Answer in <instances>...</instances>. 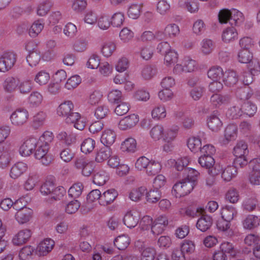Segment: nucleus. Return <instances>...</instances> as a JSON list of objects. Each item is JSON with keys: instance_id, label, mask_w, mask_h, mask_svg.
I'll return each mask as SVG.
<instances>
[{"instance_id": "nucleus-1", "label": "nucleus", "mask_w": 260, "mask_h": 260, "mask_svg": "<svg viewBox=\"0 0 260 260\" xmlns=\"http://www.w3.org/2000/svg\"><path fill=\"white\" fill-rule=\"evenodd\" d=\"M195 185L194 182L184 179L174 185L172 192L176 198H181L189 194Z\"/></svg>"}, {"instance_id": "nucleus-2", "label": "nucleus", "mask_w": 260, "mask_h": 260, "mask_svg": "<svg viewBox=\"0 0 260 260\" xmlns=\"http://www.w3.org/2000/svg\"><path fill=\"white\" fill-rule=\"evenodd\" d=\"M13 155V146L9 141L0 145V168L5 169L8 167Z\"/></svg>"}, {"instance_id": "nucleus-3", "label": "nucleus", "mask_w": 260, "mask_h": 260, "mask_svg": "<svg viewBox=\"0 0 260 260\" xmlns=\"http://www.w3.org/2000/svg\"><path fill=\"white\" fill-rule=\"evenodd\" d=\"M16 61V55L14 52H4L0 57V72L5 73L10 70Z\"/></svg>"}, {"instance_id": "nucleus-4", "label": "nucleus", "mask_w": 260, "mask_h": 260, "mask_svg": "<svg viewBox=\"0 0 260 260\" xmlns=\"http://www.w3.org/2000/svg\"><path fill=\"white\" fill-rule=\"evenodd\" d=\"M29 118L28 112L24 109H18L11 115L10 119L13 125L16 126L23 125Z\"/></svg>"}, {"instance_id": "nucleus-5", "label": "nucleus", "mask_w": 260, "mask_h": 260, "mask_svg": "<svg viewBox=\"0 0 260 260\" xmlns=\"http://www.w3.org/2000/svg\"><path fill=\"white\" fill-rule=\"evenodd\" d=\"M35 156L37 159L41 160L42 164L45 166L49 165L52 161L51 157L48 154L49 147L37 143Z\"/></svg>"}, {"instance_id": "nucleus-6", "label": "nucleus", "mask_w": 260, "mask_h": 260, "mask_svg": "<svg viewBox=\"0 0 260 260\" xmlns=\"http://www.w3.org/2000/svg\"><path fill=\"white\" fill-rule=\"evenodd\" d=\"M168 224V218L165 215H160L153 221L151 231L154 235H158L164 231Z\"/></svg>"}, {"instance_id": "nucleus-7", "label": "nucleus", "mask_w": 260, "mask_h": 260, "mask_svg": "<svg viewBox=\"0 0 260 260\" xmlns=\"http://www.w3.org/2000/svg\"><path fill=\"white\" fill-rule=\"evenodd\" d=\"M37 140L34 137L27 139L19 148V153L22 156L30 155L37 147Z\"/></svg>"}, {"instance_id": "nucleus-8", "label": "nucleus", "mask_w": 260, "mask_h": 260, "mask_svg": "<svg viewBox=\"0 0 260 260\" xmlns=\"http://www.w3.org/2000/svg\"><path fill=\"white\" fill-rule=\"evenodd\" d=\"M54 241L50 238H46L41 241L37 246V250L39 256H46L53 249Z\"/></svg>"}, {"instance_id": "nucleus-9", "label": "nucleus", "mask_w": 260, "mask_h": 260, "mask_svg": "<svg viewBox=\"0 0 260 260\" xmlns=\"http://www.w3.org/2000/svg\"><path fill=\"white\" fill-rule=\"evenodd\" d=\"M139 121V117L134 114L125 116L121 119L118 124L119 129L125 131L135 126Z\"/></svg>"}, {"instance_id": "nucleus-10", "label": "nucleus", "mask_w": 260, "mask_h": 260, "mask_svg": "<svg viewBox=\"0 0 260 260\" xmlns=\"http://www.w3.org/2000/svg\"><path fill=\"white\" fill-rule=\"evenodd\" d=\"M117 196V192L114 189H109L101 194L99 204L103 206L110 205L114 201Z\"/></svg>"}, {"instance_id": "nucleus-11", "label": "nucleus", "mask_w": 260, "mask_h": 260, "mask_svg": "<svg viewBox=\"0 0 260 260\" xmlns=\"http://www.w3.org/2000/svg\"><path fill=\"white\" fill-rule=\"evenodd\" d=\"M140 217L139 213L135 210L127 212L123 218L124 224L128 228L135 227L139 220Z\"/></svg>"}, {"instance_id": "nucleus-12", "label": "nucleus", "mask_w": 260, "mask_h": 260, "mask_svg": "<svg viewBox=\"0 0 260 260\" xmlns=\"http://www.w3.org/2000/svg\"><path fill=\"white\" fill-rule=\"evenodd\" d=\"M31 232L28 229L20 231L13 238L12 242L15 245H20L26 243L30 238Z\"/></svg>"}, {"instance_id": "nucleus-13", "label": "nucleus", "mask_w": 260, "mask_h": 260, "mask_svg": "<svg viewBox=\"0 0 260 260\" xmlns=\"http://www.w3.org/2000/svg\"><path fill=\"white\" fill-rule=\"evenodd\" d=\"M230 101L231 96L228 94L215 93L210 98L211 104L216 108H219L222 105L228 104Z\"/></svg>"}, {"instance_id": "nucleus-14", "label": "nucleus", "mask_w": 260, "mask_h": 260, "mask_svg": "<svg viewBox=\"0 0 260 260\" xmlns=\"http://www.w3.org/2000/svg\"><path fill=\"white\" fill-rule=\"evenodd\" d=\"M27 169V166L25 163L17 162L11 167L10 176L13 179H17L25 172Z\"/></svg>"}, {"instance_id": "nucleus-15", "label": "nucleus", "mask_w": 260, "mask_h": 260, "mask_svg": "<svg viewBox=\"0 0 260 260\" xmlns=\"http://www.w3.org/2000/svg\"><path fill=\"white\" fill-rule=\"evenodd\" d=\"M212 223V217L208 215H204L198 220L196 226L201 231L205 232L210 228Z\"/></svg>"}, {"instance_id": "nucleus-16", "label": "nucleus", "mask_w": 260, "mask_h": 260, "mask_svg": "<svg viewBox=\"0 0 260 260\" xmlns=\"http://www.w3.org/2000/svg\"><path fill=\"white\" fill-rule=\"evenodd\" d=\"M112 155V150L110 147L104 146L97 150L95 160L97 162H103L107 160Z\"/></svg>"}, {"instance_id": "nucleus-17", "label": "nucleus", "mask_w": 260, "mask_h": 260, "mask_svg": "<svg viewBox=\"0 0 260 260\" xmlns=\"http://www.w3.org/2000/svg\"><path fill=\"white\" fill-rule=\"evenodd\" d=\"M32 214V211L30 209L24 208L17 212L15 214V218L19 223L23 224L30 220Z\"/></svg>"}, {"instance_id": "nucleus-18", "label": "nucleus", "mask_w": 260, "mask_h": 260, "mask_svg": "<svg viewBox=\"0 0 260 260\" xmlns=\"http://www.w3.org/2000/svg\"><path fill=\"white\" fill-rule=\"evenodd\" d=\"M74 108V104L71 101H65L58 106L57 113L59 116L66 117L73 111Z\"/></svg>"}, {"instance_id": "nucleus-19", "label": "nucleus", "mask_w": 260, "mask_h": 260, "mask_svg": "<svg viewBox=\"0 0 260 260\" xmlns=\"http://www.w3.org/2000/svg\"><path fill=\"white\" fill-rule=\"evenodd\" d=\"M259 224L260 218L253 215H248L243 221L244 228L250 230L257 228Z\"/></svg>"}, {"instance_id": "nucleus-20", "label": "nucleus", "mask_w": 260, "mask_h": 260, "mask_svg": "<svg viewBox=\"0 0 260 260\" xmlns=\"http://www.w3.org/2000/svg\"><path fill=\"white\" fill-rule=\"evenodd\" d=\"M116 137V135L113 131L107 129L103 132L101 138V141L104 146L110 147L114 143Z\"/></svg>"}, {"instance_id": "nucleus-21", "label": "nucleus", "mask_w": 260, "mask_h": 260, "mask_svg": "<svg viewBox=\"0 0 260 260\" xmlns=\"http://www.w3.org/2000/svg\"><path fill=\"white\" fill-rule=\"evenodd\" d=\"M198 162L202 167L208 169V171L216 167L217 169H220L219 166L214 167L215 160L212 156H200L198 159Z\"/></svg>"}, {"instance_id": "nucleus-22", "label": "nucleus", "mask_w": 260, "mask_h": 260, "mask_svg": "<svg viewBox=\"0 0 260 260\" xmlns=\"http://www.w3.org/2000/svg\"><path fill=\"white\" fill-rule=\"evenodd\" d=\"M207 124L208 127L213 132H218L221 127L222 123L215 114H211L207 119Z\"/></svg>"}, {"instance_id": "nucleus-23", "label": "nucleus", "mask_w": 260, "mask_h": 260, "mask_svg": "<svg viewBox=\"0 0 260 260\" xmlns=\"http://www.w3.org/2000/svg\"><path fill=\"white\" fill-rule=\"evenodd\" d=\"M252 171L249 175V180L251 184L254 185H260V168L259 166H253L249 164Z\"/></svg>"}, {"instance_id": "nucleus-24", "label": "nucleus", "mask_w": 260, "mask_h": 260, "mask_svg": "<svg viewBox=\"0 0 260 260\" xmlns=\"http://www.w3.org/2000/svg\"><path fill=\"white\" fill-rule=\"evenodd\" d=\"M230 24L231 25L238 26L244 21V17L243 14L237 9L231 10Z\"/></svg>"}, {"instance_id": "nucleus-25", "label": "nucleus", "mask_w": 260, "mask_h": 260, "mask_svg": "<svg viewBox=\"0 0 260 260\" xmlns=\"http://www.w3.org/2000/svg\"><path fill=\"white\" fill-rule=\"evenodd\" d=\"M238 38V32L236 29L233 27H228L223 31L222 39L225 43H230L234 41Z\"/></svg>"}, {"instance_id": "nucleus-26", "label": "nucleus", "mask_w": 260, "mask_h": 260, "mask_svg": "<svg viewBox=\"0 0 260 260\" xmlns=\"http://www.w3.org/2000/svg\"><path fill=\"white\" fill-rule=\"evenodd\" d=\"M17 86L18 82L17 79L12 76L7 77L3 84L5 91L9 93L15 91Z\"/></svg>"}, {"instance_id": "nucleus-27", "label": "nucleus", "mask_w": 260, "mask_h": 260, "mask_svg": "<svg viewBox=\"0 0 260 260\" xmlns=\"http://www.w3.org/2000/svg\"><path fill=\"white\" fill-rule=\"evenodd\" d=\"M131 242L128 236L122 235L115 238L114 243L115 246L119 249L123 250L125 249L129 245Z\"/></svg>"}, {"instance_id": "nucleus-28", "label": "nucleus", "mask_w": 260, "mask_h": 260, "mask_svg": "<svg viewBox=\"0 0 260 260\" xmlns=\"http://www.w3.org/2000/svg\"><path fill=\"white\" fill-rule=\"evenodd\" d=\"M233 152L235 156L246 155L248 153L247 144L244 141H238L234 148Z\"/></svg>"}, {"instance_id": "nucleus-29", "label": "nucleus", "mask_w": 260, "mask_h": 260, "mask_svg": "<svg viewBox=\"0 0 260 260\" xmlns=\"http://www.w3.org/2000/svg\"><path fill=\"white\" fill-rule=\"evenodd\" d=\"M223 82L229 86H233L238 81V76L234 71L229 70L226 71L223 75Z\"/></svg>"}, {"instance_id": "nucleus-30", "label": "nucleus", "mask_w": 260, "mask_h": 260, "mask_svg": "<svg viewBox=\"0 0 260 260\" xmlns=\"http://www.w3.org/2000/svg\"><path fill=\"white\" fill-rule=\"evenodd\" d=\"M136 141L133 138L126 139L121 145L120 148L123 152H134L136 148Z\"/></svg>"}, {"instance_id": "nucleus-31", "label": "nucleus", "mask_w": 260, "mask_h": 260, "mask_svg": "<svg viewBox=\"0 0 260 260\" xmlns=\"http://www.w3.org/2000/svg\"><path fill=\"white\" fill-rule=\"evenodd\" d=\"M221 217L228 221H231L236 215L237 211L234 207L232 206H225L223 207L220 212Z\"/></svg>"}, {"instance_id": "nucleus-32", "label": "nucleus", "mask_w": 260, "mask_h": 260, "mask_svg": "<svg viewBox=\"0 0 260 260\" xmlns=\"http://www.w3.org/2000/svg\"><path fill=\"white\" fill-rule=\"evenodd\" d=\"M237 174V169L234 166H227L222 171L221 177L226 182L230 181Z\"/></svg>"}, {"instance_id": "nucleus-33", "label": "nucleus", "mask_w": 260, "mask_h": 260, "mask_svg": "<svg viewBox=\"0 0 260 260\" xmlns=\"http://www.w3.org/2000/svg\"><path fill=\"white\" fill-rule=\"evenodd\" d=\"M109 180L108 173L104 170H100L96 173L93 178V182L94 184L99 186L104 185Z\"/></svg>"}, {"instance_id": "nucleus-34", "label": "nucleus", "mask_w": 260, "mask_h": 260, "mask_svg": "<svg viewBox=\"0 0 260 260\" xmlns=\"http://www.w3.org/2000/svg\"><path fill=\"white\" fill-rule=\"evenodd\" d=\"M207 75L208 77L213 81H218L224 75L222 68L219 66H214L211 68L208 71Z\"/></svg>"}, {"instance_id": "nucleus-35", "label": "nucleus", "mask_w": 260, "mask_h": 260, "mask_svg": "<svg viewBox=\"0 0 260 260\" xmlns=\"http://www.w3.org/2000/svg\"><path fill=\"white\" fill-rule=\"evenodd\" d=\"M161 169V165L159 162L151 160L150 161L146 171L148 176H153L157 174Z\"/></svg>"}, {"instance_id": "nucleus-36", "label": "nucleus", "mask_w": 260, "mask_h": 260, "mask_svg": "<svg viewBox=\"0 0 260 260\" xmlns=\"http://www.w3.org/2000/svg\"><path fill=\"white\" fill-rule=\"evenodd\" d=\"M201 146V140L199 138L192 137L188 139L187 146L192 152L196 153L200 151Z\"/></svg>"}, {"instance_id": "nucleus-37", "label": "nucleus", "mask_w": 260, "mask_h": 260, "mask_svg": "<svg viewBox=\"0 0 260 260\" xmlns=\"http://www.w3.org/2000/svg\"><path fill=\"white\" fill-rule=\"evenodd\" d=\"M44 28V23L41 20L35 21L29 29V35L31 38H36L42 31Z\"/></svg>"}, {"instance_id": "nucleus-38", "label": "nucleus", "mask_w": 260, "mask_h": 260, "mask_svg": "<svg viewBox=\"0 0 260 260\" xmlns=\"http://www.w3.org/2000/svg\"><path fill=\"white\" fill-rule=\"evenodd\" d=\"M156 254V250L152 247H147L142 249L141 260H154Z\"/></svg>"}, {"instance_id": "nucleus-39", "label": "nucleus", "mask_w": 260, "mask_h": 260, "mask_svg": "<svg viewBox=\"0 0 260 260\" xmlns=\"http://www.w3.org/2000/svg\"><path fill=\"white\" fill-rule=\"evenodd\" d=\"M151 137L155 141L160 140L163 138L164 128L162 125L157 124L154 126L150 131Z\"/></svg>"}, {"instance_id": "nucleus-40", "label": "nucleus", "mask_w": 260, "mask_h": 260, "mask_svg": "<svg viewBox=\"0 0 260 260\" xmlns=\"http://www.w3.org/2000/svg\"><path fill=\"white\" fill-rule=\"evenodd\" d=\"M237 127L234 124H230L226 126L224 131V137L226 142L236 139Z\"/></svg>"}, {"instance_id": "nucleus-41", "label": "nucleus", "mask_w": 260, "mask_h": 260, "mask_svg": "<svg viewBox=\"0 0 260 260\" xmlns=\"http://www.w3.org/2000/svg\"><path fill=\"white\" fill-rule=\"evenodd\" d=\"M146 188L145 187L141 186L138 188L133 189L129 194V199L135 202L141 200L142 197L146 193Z\"/></svg>"}, {"instance_id": "nucleus-42", "label": "nucleus", "mask_w": 260, "mask_h": 260, "mask_svg": "<svg viewBox=\"0 0 260 260\" xmlns=\"http://www.w3.org/2000/svg\"><path fill=\"white\" fill-rule=\"evenodd\" d=\"M33 83L31 80H24L18 83V89L23 94L28 93L32 89Z\"/></svg>"}, {"instance_id": "nucleus-43", "label": "nucleus", "mask_w": 260, "mask_h": 260, "mask_svg": "<svg viewBox=\"0 0 260 260\" xmlns=\"http://www.w3.org/2000/svg\"><path fill=\"white\" fill-rule=\"evenodd\" d=\"M46 117V114L43 111L37 113L33 117V127L37 129L42 126L44 124Z\"/></svg>"}, {"instance_id": "nucleus-44", "label": "nucleus", "mask_w": 260, "mask_h": 260, "mask_svg": "<svg viewBox=\"0 0 260 260\" xmlns=\"http://www.w3.org/2000/svg\"><path fill=\"white\" fill-rule=\"evenodd\" d=\"M180 29L179 26L174 23L169 24L164 29V34L169 38H174L179 35Z\"/></svg>"}, {"instance_id": "nucleus-45", "label": "nucleus", "mask_w": 260, "mask_h": 260, "mask_svg": "<svg viewBox=\"0 0 260 260\" xmlns=\"http://www.w3.org/2000/svg\"><path fill=\"white\" fill-rule=\"evenodd\" d=\"M52 4L49 0H46L41 3L37 9L38 15L43 16L46 15L50 10Z\"/></svg>"}, {"instance_id": "nucleus-46", "label": "nucleus", "mask_w": 260, "mask_h": 260, "mask_svg": "<svg viewBox=\"0 0 260 260\" xmlns=\"http://www.w3.org/2000/svg\"><path fill=\"white\" fill-rule=\"evenodd\" d=\"M95 142L91 138L85 139L81 145V150L83 153H87L91 152L94 147Z\"/></svg>"}, {"instance_id": "nucleus-47", "label": "nucleus", "mask_w": 260, "mask_h": 260, "mask_svg": "<svg viewBox=\"0 0 260 260\" xmlns=\"http://www.w3.org/2000/svg\"><path fill=\"white\" fill-rule=\"evenodd\" d=\"M55 184L52 181H46L40 187V192L44 196H48L50 198L53 191Z\"/></svg>"}, {"instance_id": "nucleus-48", "label": "nucleus", "mask_w": 260, "mask_h": 260, "mask_svg": "<svg viewBox=\"0 0 260 260\" xmlns=\"http://www.w3.org/2000/svg\"><path fill=\"white\" fill-rule=\"evenodd\" d=\"M83 189V185L81 183H75L69 189V195L72 198H77L81 194Z\"/></svg>"}, {"instance_id": "nucleus-49", "label": "nucleus", "mask_w": 260, "mask_h": 260, "mask_svg": "<svg viewBox=\"0 0 260 260\" xmlns=\"http://www.w3.org/2000/svg\"><path fill=\"white\" fill-rule=\"evenodd\" d=\"M43 97L42 95L38 91L31 92L28 97L29 104L32 107H36L40 105L42 102Z\"/></svg>"}, {"instance_id": "nucleus-50", "label": "nucleus", "mask_w": 260, "mask_h": 260, "mask_svg": "<svg viewBox=\"0 0 260 260\" xmlns=\"http://www.w3.org/2000/svg\"><path fill=\"white\" fill-rule=\"evenodd\" d=\"M50 79L49 74L46 71H41L37 74L34 80L40 85H43L48 83Z\"/></svg>"}, {"instance_id": "nucleus-51", "label": "nucleus", "mask_w": 260, "mask_h": 260, "mask_svg": "<svg viewBox=\"0 0 260 260\" xmlns=\"http://www.w3.org/2000/svg\"><path fill=\"white\" fill-rule=\"evenodd\" d=\"M242 109L243 112L249 116H253L257 111L256 106L249 101L245 102L242 106Z\"/></svg>"}, {"instance_id": "nucleus-52", "label": "nucleus", "mask_w": 260, "mask_h": 260, "mask_svg": "<svg viewBox=\"0 0 260 260\" xmlns=\"http://www.w3.org/2000/svg\"><path fill=\"white\" fill-rule=\"evenodd\" d=\"M164 55L165 63L167 66L174 64L178 60V54L176 51L172 49H171Z\"/></svg>"}, {"instance_id": "nucleus-53", "label": "nucleus", "mask_w": 260, "mask_h": 260, "mask_svg": "<svg viewBox=\"0 0 260 260\" xmlns=\"http://www.w3.org/2000/svg\"><path fill=\"white\" fill-rule=\"evenodd\" d=\"M253 58V54L248 50H240L238 54L239 62L243 63L250 62Z\"/></svg>"}, {"instance_id": "nucleus-54", "label": "nucleus", "mask_w": 260, "mask_h": 260, "mask_svg": "<svg viewBox=\"0 0 260 260\" xmlns=\"http://www.w3.org/2000/svg\"><path fill=\"white\" fill-rule=\"evenodd\" d=\"M243 113L242 107L239 106H234L231 107L226 112V116L232 119H237L240 117Z\"/></svg>"}, {"instance_id": "nucleus-55", "label": "nucleus", "mask_w": 260, "mask_h": 260, "mask_svg": "<svg viewBox=\"0 0 260 260\" xmlns=\"http://www.w3.org/2000/svg\"><path fill=\"white\" fill-rule=\"evenodd\" d=\"M108 101L113 104H118L121 102L122 95L121 91L115 89L111 91L108 94Z\"/></svg>"}, {"instance_id": "nucleus-56", "label": "nucleus", "mask_w": 260, "mask_h": 260, "mask_svg": "<svg viewBox=\"0 0 260 260\" xmlns=\"http://www.w3.org/2000/svg\"><path fill=\"white\" fill-rule=\"evenodd\" d=\"M257 205L258 201L255 198H250L246 199L243 202L242 206L244 210L248 212L253 211Z\"/></svg>"}, {"instance_id": "nucleus-57", "label": "nucleus", "mask_w": 260, "mask_h": 260, "mask_svg": "<svg viewBox=\"0 0 260 260\" xmlns=\"http://www.w3.org/2000/svg\"><path fill=\"white\" fill-rule=\"evenodd\" d=\"M170 10V5L166 0H160L156 5V11L161 15L168 14Z\"/></svg>"}, {"instance_id": "nucleus-58", "label": "nucleus", "mask_w": 260, "mask_h": 260, "mask_svg": "<svg viewBox=\"0 0 260 260\" xmlns=\"http://www.w3.org/2000/svg\"><path fill=\"white\" fill-rule=\"evenodd\" d=\"M54 139V135L51 132L46 131L40 137L38 143L44 145H47L49 148V144Z\"/></svg>"}, {"instance_id": "nucleus-59", "label": "nucleus", "mask_w": 260, "mask_h": 260, "mask_svg": "<svg viewBox=\"0 0 260 260\" xmlns=\"http://www.w3.org/2000/svg\"><path fill=\"white\" fill-rule=\"evenodd\" d=\"M156 73V69L149 65L145 66L141 72L142 77L145 80L151 79Z\"/></svg>"}, {"instance_id": "nucleus-60", "label": "nucleus", "mask_w": 260, "mask_h": 260, "mask_svg": "<svg viewBox=\"0 0 260 260\" xmlns=\"http://www.w3.org/2000/svg\"><path fill=\"white\" fill-rule=\"evenodd\" d=\"M33 252L34 249L31 246H25L19 252V258L21 260H30Z\"/></svg>"}, {"instance_id": "nucleus-61", "label": "nucleus", "mask_w": 260, "mask_h": 260, "mask_svg": "<svg viewBox=\"0 0 260 260\" xmlns=\"http://www.w3.org/2000/svg\"><path fill=\"white\" fill-rule=\"evenodd\" d=\"M147 201L150 203H156L160 200L161 194L158 189H151L146 192Z\"/></svg>"}, {"instance_id": "nucleus-62", "label": "nucleus", "mask_w": 260, "mask_h": 260, "mask_svg": "<svg viewBox=\"0 0 260 260\" xmlns=\"http://www.w3.org/2000/svg\"><path fill=\"white\" fill-rule=\"evenodd\" d=\"M220 249L225 254H229L232 256H235L237 253L236 250L235 249L233 245L229 242L222 243L220 246Z\"/></svg>"}, {"instance_id": "nucleus-63", "label": "nucleus", "mask_w": 260, "mask_h": 260, "mask_svg": "<svg viewBox=\"0 0 260 260\" xmlns=\"http://www.w3.org/2000/svg\"><path fill=\"white\" fill-rule=\"evenodd\" d=\"M39 177L36 174H30L27 180L25 181L24 186L27 190H32L38 182Z\"/></svg>"}, {"instance_id": "nucleus-64", "label": "nucleus", "mask_w": 260, "mask_h": 260, "mask_svg": "<svg viewBox=\"0 0 260 260\" xmlns=\"http://www.w3.org/2000/svg\"><path fill=\"white\" fill-rule=\"evenodd\" d=\"M141 6L138 4H132L127 11V14L129 18L132 19L138 18L141 13Z\"/></svg>"}]
</instances>
